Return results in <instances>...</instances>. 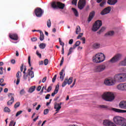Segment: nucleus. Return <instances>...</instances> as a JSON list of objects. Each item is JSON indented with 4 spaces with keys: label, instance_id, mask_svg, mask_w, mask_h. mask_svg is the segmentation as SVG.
Segmentation results:
<instances>
[{
    "label": "nucleus",
    "instance_id": "ddd939ff",
    "mask_svg": "<svg viewBox=\"0 0 126 126\" xmlns=\"http://www.w3.org/2000/svg\"><path fill=\"white\" fill-rule=\"evenodd\" d=\"M8 96L9 98H11V99L7 102V104L8 106H11L14 102V97H13L14 94L10 93L8 94Z\"/></svg>",
    "mask_w": 126,
    "mask_h": 126
},
{
    "label": "nucleus",
    "instance_id": "4d7b16f0",
    "mask_svg": "<svg viewBox=\"0 0 126 126\" xmlns=\"http://www.w3.org/2000/svg\"><path fill=\"white\" fill-rule=\"evenodd\" d=\"M32 42H36L37 41V37H34L31 38Z\"/></svg>",
    "mask_w": 126,
    "mask_h": 126
},
{
    "label": "nucleus",
    "instance_id": "1a4fd4ad",
    "mask_svg": "<svg viewBox=\"0 0 126 126\" xmlns=\"http://www.w3.org/2000/svg\"><path fill=\"white\" fill-rule=\"evenodd\" d=\"M73 81V78L71 77H69V79L67 78H65L63 83H62V87H65V86H66V84H68V85H70V84L72 83Z\"/></svg>",
    "mask_w": 126,
    "mask_h": 126
},
{
    "label": "nucleus",
    "instance_id": "5fc2aeb1",
    "mask_svg": "<svg viewBox=\"0 0 126 126\" xmlns=\"http://www.w3.org/2000/svg\"><path fill=\"white\" fill-rule=\"evenodd\" d=\"M56 79H57V75H55L53 78L52 79V82H55Z\"/></svg>",
    "mask_w": 126,
    "mask_h": 126
},
{
    "label": "nucleus",
    "instance_id": "774afa93",
    "mask_svg": "<svg viewBox=\"0 0 126 126\" xmlns=\"http://www.w3.org/2000/svg\"><path fill=\"white\" fill-rule=\"evenodd\" d=\"M75 48H76V47H75V46L74 45H73V47H71L70 48V50H75Z\"/></svg>",
    "mask_w": 126,
    "mask_h": 126
},
{
    "label": "nucleus",
    "instance_id": "9b49d317",
    "mask_svg": "<svg viewBox=\"0 0 126 126\" xmlns=\"http://www.w3.org/2000/svg\"><path fill=\"white\" fill-rule=\"evenodd\" d=\"M34 12L37 17H41L44 13V11L41 8L37 7L35 9Z\"/></svg>",
    "mask_w": 126,
    "mask_h": 126
},
{
    "label": "nucleus",
    "instance_id": "37998d69",
    "mask_svg": "<svg viewBox=\"0 0 126 126\" xmlns=\"http://www.w3.org/2000/svg\"><path fill=\"white\" fill-rule=\"evenodd\" d=\"M22 111L20 110L19 111H18L17 112V113L16 114V117H18V116H19V115H21V114H22Z\"/></svg>",
    "mask_w": 126,
    "mask_h": 126
},
{
    "label": "nucleus",
    "instance_id": "0eeeda50",
    "mask_svg": "<svg viewBox=\"0 0 126 126\" xmlns=\"http://www.w3.org/2000/svg\"><path fill=\"white\" fill-rule=\"evenodd\" d=\"M122 55L121 54H117L114 56L112 59L109 61V63H115L117 62H119L121 59H122Z\"/></svg>",
    "mask_w": 126,
    "mask_h": 126
},
{
    "label": "nucleus",
    "instance_id": "2eb2a0df",
    "mask_svg": "<svg viewBox=\"0 0 126 126\" xmlns=\"http://www.w3.org/2000/svg\"><path fill=\"white\" fill-rule=\"evenodd\" d=\"M103 124V126H117V125L115 124L114 123L110 120H104Z\"/></svg>",
    "mask_w": 126,
    "mask_h": 126
},
{
    "label": "nucleus",
    "instance_id": "473e14b6",
    "mask_svg": "<svg viewBox=\"0 0 126 126\" xmlns=\"http://www.w3.org/2000/svg\"><path fill=\"white\" fill-rule=\"evenodd\" d=\"M81 30L80 27L79 26H77L76 28V34H79V32H80Z\"/></svg>",
    "mask_w": 126,
    "mask_h": 126
},
{
    "label": "nucleus",
    "instance_id": "412c9836",
    "mask_svg": "<svg viewBox=\"0 0 126 126\" xmlns=\"http://www.w3.org/2000/svg\"><path fill=\"white\" fill-rule=\"evenodd\" d=\"M94 16H95V12L94 11H93L90 13V15L88 19V22H90V21H91V20L93 19V17H94Z\"/></svg>",
    "mask_w": 126,
    "mask_h": 126
},
{
    "label": "nucleus",
    "instance_id": "864d4df0",
    "mask_svg": "<svg viewBox=\"0 0 126 126\" xmlns=\"http://www.w3.org/2000/svg\"><path fill=\"white\" fill-rule=\"evenodd\" d=\"M52 90V86H49L48 88H47V92H51V91Z\"/></svg>",
    "mask_w": 126,
    "mask_h": 126
},
{
    "label": "nucleus",
    "instance_id": "de8ad7c7",
    "mask_svg": "<svg viewBox=\"0 0 126 126\" xmlns=\"http://www.w3.org/2000/svg\"><path fill=\"white\" fill-rule=\"evenodd\" d=\"M72 4H74V5H76V4H77V0H72Z\"/></svg>",
    "mask_w": 126,
    "mask_h": 126
},
{
    "label": "nucleus",
    "instance_id": "f3484780",
    "mask_svg": "<svg viewBox=\"0 0 126 126\" xmlns=\"http://www.w3.org/2000/svg\"><path fill=\"white\" fill-rule=\"evenodd\" d=\"M117 88L118 90H120V91H125V83L119 84V85H118V86H117Z\"/></svg>",
    "mask_w": 126,
    "mask_h": 126
},
{
    "label": "nucleus",
    "instance_id": "423d86ee",
    "mask_svg": "<svg viewBox=\"0 0 126 126\" xmlns=\"http://www.w3.org/2000/svg\"><path fill=\"white\" fill-rule=\"evenodd\" d=\"M106 69V65L100 64L95 66L94 69V72H102Z\"/></svg>",
    "mask_w": 126,
    "mask_h": 126
},
{
    "label": "nucleus",
    "instance_id": "a18cd8bd",
    "mask_svg": "<svg viewBox=\"0 0 126 126\" xmlns=\"http://www.w3.org/2000/svg\"><path fill=\"white\" fill-rule=\"evenodd\" d=\"M20 95H24V94H25V90L24 89H22L20 92Z\"/></svg>",
    "mask_w": 126,
    "mask_h": 126
},
{
    "label": "nucleus",
    "instance_id": "c85d7f7f",
    "mask_svg": "<svg viewBox=\"0 0 126 126\" xmlns=\"http://www.w3.org/2000/svg\"><path fill=\"white\" fill-rule=\"evenodd\" d=\"M44 39H45L44 33L43 32L40 31L39 40L40 41H44Z\"/></svg>",
    "mask_w": 126,
    "mask_h": 126
},
{
    "label": "nucleus",
    "instance_id": "2f4dec72",
    "mask_svg": "<svg viewBox=\"0 0 126 126\" xmlns=\"http://www.w3.org/2000/svg\"><path fill=\"white\" fill-rule=\"evenodd\" d=\"M93 47L94 48V49H99L100 48V44L98 43H94Z\"/></svg>",
    "mask_w": 126,
    "mask_h": 126
},
{
    "label": "nucleus",
    "instance_id": "cd10ccee",
    "mask_svg": "<svg viewBox=\"0 0 126 126\" xmlns=\"http://www.w3.org/2000/svg\"><path fill=\"white\" fill-rule=\"evenodd\" d=\"M98 107L100 108L101 109H106V110H111V108L107 105H99L98 106Z\"/></svg>",
    "mask_w": 126,
    "mask_h": 126
},
{
    "label": "nucleus",
    "instance_id": "338daca9",
    "mask_svg": "<svg viewBox=\"0 0 126 126\" xmlns=\"http://www.w3.org/2000/svg\"><path fill=\"white\" fill-rule=\"evenodd\" d=\"M11 63H13V64H14V63H15V60L12 59L11 61Z\"/></svg>",
    "mask_w": 126,
    "mask_h": 126
},
{
    "label": "nucleus",
    "instance_id": "bb28decb",
    "mask_svg": "<svg viewBox=\"0 0 126 126\" xmlns=\"http://www.w3.org/2000/svg\"><path fill=\"white\" fill-rule=\"evenodd\" d=\"M35 89H36V86H32L28 91L29 93H33L35 91Z\"/></svg>",
    "mask_w": 126,
    "mask_h": 126
},
{
    "label": "nucleus",
    "instance_id": "680f3d73",
    "mask_svg": "<svg viewBox=\"0 0 126 126\" xmlns=\"http://www.w3.org/2000/svg\"><path fill=\"white\" fill-rule=\"evenodd\" d=\"M71 53H72V50L70 49V48L69 49V52L67 54V56H69V55H71Z\"/></svg>",
    "mask_w": 126,
    "mask_h": 126
},
{
    "label": "nucleus",
    "instance_id": "79ce46f5",
    "mask_svg": "<svg viewBox=\"0 0 126 126\" xmlns=\"http://www.w3.org/2000/svg\"><path fill=\"white\" fill-rule=\"evenodd\" d=\"M79 45H80V41H77L76 42V43L74 45L76 47H78Z\"/></svg>",
    "mask_w": 126,
    "mask_h": 126
},
{
    "label": "nucleus",
    "instance_id": "3c124183",
    "mask_svg": "<svg viewBox=\"0 0 126 126\" xmlns=\"http://www.w3.org/2000/svg\"><path fill=\"white\" fill-rule=\"evenodd\" d=\"M36 55L37 56H38V57H39V58H42V55L41 54V53H39V51H36Z\"/></svg>",
    "mask_w": 126,
    "mask_h": 126
},
{
    "label": "nucleus",
    "instance_id": "39448f33",
    "mask_svg": "<svg viewBox=\"0 0 126 126\" xmlns=\"http://www.w3.org/2000/svg\"><path fill=\"white\" fill-rule=\"evenodd\" d=\"M51 6L53 8H60V9H63L65 5L60 2H53L51 3Z\"/></svg>",
    "mask_w": 126,
    "mask_h": 126
},
{
    "label": "nucleus",
    "instance_id": "5701e85b",
    "mask_svg": "<svg viewBox=\"0 0 126 126\" xmlns=\"http://www.w3.org/2000/svg\"><path fill=\"white\" fill-rule=\"evenodd\" d=\"M111 110L115 113H126V110L119 109L118 108H112Z\"/></svg>",
    "mask_w": 126,
    "mask_h": 126
},
{
    "label": "nucleus",
    "instance_id": "052dcab7",
    "mask_svg": "<svg viewBox=\"0 0 126 126\" xmlns=\"http://www.w3.org/2000/svg\"><path fill=\"white\" fill-rule=\"evenodd\" d=\"M46 80H47V77H44L42 79V83H45V82H46Z\"/></svg>",
    "mask_w": 126,
    "mask_h": 126
},
{
    "label": "nucleus",
    "instance_id": "72a5a7b5",
    "mask_svg": "<svg viewBox=\"0 0 126 126\" xmlns=\"http://www.w3.org/2000/svg\"><path fill=\"white\" fill-rule=\"evenodd\" d=\"M105 29H106V28L102 27L101 29L98 32H97L98 34H101V33L104 32V31H105Z\"/></svg>",
    "mask_w": 126,
    "mask_h": 126
},
{
    "label": "nucleus",
    "instance_id": "c756f323",
    "mask_svg": "<svg viewBox=\"0 0 126 126\" xmlns=\"http://www.w3.org/2000/svg\"><path fill=\"white\" fill-rule=\"evenodd\" d=\"M115 34V32L114 31H110L107 32L105 34V36L107 37V36H113Z\"/></svg>",
    "mask_w": 126,
    "mask_h": 126
},
{
    "label": "nucleus",
    "instance_id": "a19ab883",
    "mask_svg": "<svg viewBox=\"0 0 126 126\" xmlns=\"http://www.w3.org/2000/svg\"><path fill=\"white\" fill-rule=\"evenodd\" d=\"M28 63L30 66H31V57L30 56L28 57Z\"/></svg>",
    "mask_w": 126,
    "mask_h": 126
},
{
    "label": "nucleus",
    "instance_id": "e433bc0d",
    "mask_svg": "<svg viewBox=\"0 0 126 126\" xmlns=\"http://www.w3.org/2000/svg\"><path fill=\"white\" fill-rule=\"evenodd\" d=\"M4 111L5 113H10V109L8 107H6L4 108Z\"/></svg>",
    "mask_w": 126,
    "mask_h": 126
},
{
    "label": "nucleus",
    "instance_id": "0e129e2a",
    "mask_svg": "<svg viewBox=\"0 0 126 126\" xmlns=\"http://www.w3.org/2000/svg\"><path fill=\"white\" fill-rule=\"evenodd\" d=\"M24 69V65L23 64H22V66L21 67V71H23V69Z\"/></svg>",
    "mask_w": 126,
    "mask_h": 126
},
{
    "label": "nucleus",
    "instance_id": "aec40b11",
    "mask_svg": "<svg viewBox=\"0 0 126 126\" xmlns=\"http://www.w3.org/2000/svg\"><path fill=\"white\" fill-rule=\"evenodd\" d=\"M32 70L33 67H31V69H28V75L31 77V78L34 77V72L32 71Z\"/></svg>",
    "mask_w": 126,
    "mask_h": 126
},
{
    "label": "nucleus",
    "instance_id": "4c0bfd02",
    "mask_svg": "<svg viewBox=\"0 0 126 126\" xmlns=\"http://www.w3.org/2000/svg\"><path fill=\"white\" fill-rule=\"evenodd\" d=\"M19 106H20V102H17L15 104L14 107L15 109H17V108H18V107H19Z\"/></svg>",
    "mask_w": 126,
    "mask_h": 126
},
{
    "label": "nucleus",
    "instance_id": "bf43d9fd",
    "mask_svg": "<svg viewBox=\"0 0 126 126\" xmlns=\"http://www.w3.org/2000/svg\"><path fill=\"white\" fill-rule=\"evenodd\" d=\"M73 43V39H71L69 40L68 44L69 45H72Z\"/></svg>",
    "mask_w": 126,
    "mask_h": 126
},
{
    "label": "nucleus",
    "instance_id": "6e6d98bb",
    "mask_svg": "<svg viewBox=\"0 0 126 126\" xmlns=\"http://www.w3.org/2000/svg\"><path fill=\"white\" fill-rule=\"evenodd\" d=\"M63 61H64V58L63 57H62V60L61 61V63H60V66H62V65H63Z\"/></svg>",
    "mask_w": 126,
    "mask_h": 126
},
{
    "label": "nucleus",
    "instance_id": "393cba45",
    "mask_svg": "<svg viewBox=\"0 0 126 126\" xmlns=\"http://www.w3.org/2000/svg\"><path fill=\"white\" fill-rule=\"evenodd\" d=\"M118 2V0H108L107 3L110 5H115Z\"/></svg>",
    "mask_w": 126,
    "mask_h": 126
},
{
    "label": "nucleus",
    "instance_id": "f704fd0d",
    "mask_svg": "<svg viewBox=\"0 0 126 126\" xmlns=\"http://www.w3.org/2000/svg\"><path fill=\"white\" fill-rule=\"evenodd\" d=\"M39 47L40 49H45L46 48V44L45 43H40L39 45Z\"/></svg>",
    "mask_w": 126,
    "mask_h": 126
},
{
    "label": "nucleus",
    "instance_id": "c03bdc74",
    "mask_svg": "<svg viewBox=\"0 0 126 126\" xmlns=\"http://www.w3.org/2000/svg\"><path fill=\"white\" fill-rule=\"evenodd\" d=\"M48 63H49V60L47 59H46L44 60V65H47Z\"/></svg>",
    "mask_w": 126,
    "mask_h": 126
},
{
    "label": "nucleus",
    "instance_id": "58836bf2",
    "mask_svg": "<svg viewBox=\"0 0 126 126\" xmlns=\"http://www.w3.org/2000/svg\"><path fill=\"white\" fill-rule=\"evenodd\" d=\"M47 27H48V28H50V27H51V25H52V23H51V20L50 19H49L47 21Z\"/></svg>",
    "mask_w": 126,
    "mask_h": 126
},
{
    "label": "nucleus",
    "instance_id": "09e8293b",
    "mask_svg": "<svg viewBox=\"0 0 126 126\" xmlns=\"http://www.w3.org/2000/svg\"><path fill=\"white\" fill-rule=\"evenodd\" d=\"M76 82V79H74L72 85L70 86V88H72V87H73V86H74V85H75Z\"/></svg>",
    "mask_w": 126,
    "mask_h": 126
},
{
    "label": "nucleus",
    "instance_id": "f03ea898",
    "mask_svg": "<svg viewBox=\"0 0 126 126\" xmlns=\"http://www.w3.org/2000/svg\"><path fill=\"white\" fill-rule=\"evenodd\" d=\"M115 125L121 126H126V119L121 116H115L113 118Z\"/></svg>",
    "mask_w": 126,
    "mask_h": 126
},
{
    "label": "nucleus",
    "instance_id": "49530a36",
    "mask_svg": "<svg viewBox=\"0 0 126 126\" xmlns=\"http://www.w3.org/2000/svg\"><path fill=\"white\" fill-rule=\"evenodd\" d=\"M59 43H60V45L61 46H62V47H64V43L62 42V40H61V38H59Z\"/></svg>",
    "mask_w": 126,
    "mask_h": 126
},
{
    "label": "nucleus",
    "instance_id": "f257e3e1",
    "mask_svg": "<svg viewBox=\"0 0 126 126\" xmlns=\"http://www.w3.org/2000/svg\"><path fill=\"white\" fill-rule=\"evenodd\" d=\"M105 60H106V57L102 53L96 54L93 57V63H103Z\"/></svg>",
    "mask_w": 126,
    "mask_h": 126
},
{
    "label": "nucleus",
    "instance_id": "ea45409f",
    "mask_svg": "<svg viewBox=\"0 0 126 126\" xmlns=\"http://www.w3.org/2000/svg\"><path fill=\"white\" fill-rule=\"evenodd\" d=\"M15 126V122H14V121H11L10 122V124L9 125V126Z\"/></svg>",
    "mask_w": 126,
    "mask_h": 126
},
{
    "label": "nucleus",
    "instance_id": "7ed1b4c3",
    "mask_svg": "<svg viewBox=\"0 0 126 126\" xmlns=\"http://www.w3.org/2000/svg\"><path fill=\"white\" fill-rule=\"evenodd\" d=\"M102 99L108 102H112L115 99V94L110 92H106L102 94Z\"/></svg>",
    "mask_w": 126,
    "mask_h": 126
},
{
    "label": "nucleus",
    "instance_id": "7c9ffc66",
    "mask_svg": "<svg viewBox=\"0 0 126 126\" xmlns=\"http://www.w3.org/2000/svg\"><path fill=\"white\" fill-rule=\"evenodd\" d=\"M72 10L73 11L75 16H76V17H78L79 14L77 10H76L75 8H72Z\"/></svg>",
    "mask_w": 126,
    "mask_h": 126
},
{
    "label": "nucleus",
    "instance_id": "8fccbe9b",
    "mask_svg": "<svg viewBox=\"0 0 126 126\" xmlns=\"http://www.w3.org/2000/svg\"><path fill=\"white\" fill-rule=\"evenodd\" d=\"M49 113V109H46L44 110V115H48Z\"/></svg>",
    "mask_w": 126,
    "mask_h": 126
},
{
    "label": "nucleus",
    "instance_id": "b1692460",
    "mask_svg": "<svg viewBox=\"0 0 126 126\" xmlns=\"http://www.w3.org/2000/svg\"><path fill=\"white\" fill-rule=\"evenodd\" d=\"M9 37L12 40H14L15 41H17L18 40V35L17 34H13L9 35Z\"/></svg>",
    "mask_w": 126,
    "mask_h": 126
},
{
    "label": "nucleus",
    "instance_id": "a211bd4d",
    "mask_svg": "<svg viewBox=\"0 0 126 126\" xmlns=\"http://www.w3.org/2000/svg\"><path fill=\"white\" fill-rule=\"evenodd\" d=\"M60 89V85L58 84L56 87L54 91V92L52 93L51 96L54 97L56 94H58V92H59V90Z\"/></svg>",
    "mask_w": 126,
    "mask_h": 126
},
{
    "label": "nucleus",
    "instance_id": "6ab92c4d",
    "mask_svg": "<svg viewBox=\"0 0 126 126\" xmlns=\"http://www.w3.org/2000/svg\"><path fill=\"white\" fill-rule=\"evenodd\" d=\"M22 74L20 71H18L17 73L16 74V77L17 82H16V85H18L19 84V82H20V77H21Z\"/></svg>",
    "mask_w": 126,
    "mask_h": 126
},
{
    "label": "nucleus",
    "instance_id": "f8f14e48",
    "mask_svg": "<svg viewBox=\"0 0 126 126\" xmlns=\"http://www.w3.org/2000/svg\"><path fill=\"white\" fill-rule=\"evenodd\" d=\"M86 5V1L85 0H79L78 3V8L80 9H83Z\"/></svg>",
    "mask_w": 126,
    "mask_h": 126
},
{
    "label": "nucleus",
    "instance_id": "9d476101",
    "mask_svg": "<svg viewBox=\"0 0 126 126\" xmlns=\"http://www.w3.org/2000/svg\"><path fill=\"white\" fill-rule=\"evenodd\" d=\"M104 84L107 85V86H111L113 85H115V83H116V80L114 79H106L104 81Z\"/></svg>",
    "mask_w": 126,
    "mask_h": 126
},
{
    "label": "nucleus",
    "instance_id": "13d9d810",
    "mask_svg": "<svg viewBox=\"0 0 126 126\" xmlns=\"http://www.w3.org/2000/svg\"><path fill=\"white\" fill-rule=\"evenodd\" d=\"M50 97H51V94H48L46 95L45 96V99L46 100H48V99H50Z\"/></svg>",
    "mask_w": 126,
    "mask_h": 126
},
{
    "label": "nucleus",
    "instance_id": "a878e982",
    "mask_svg": "<svg viewBox=\"0 0 126 126\" xmlns=\"http://www.w3.org/2000/svg\"><path fill=\"white\" fill-rule=\"evenodd\" d=\"M63 72H64V69H63L60 72V79H61L62 81H63V79L64 78V75L65 74L64 73L63 74Z\"/></svg>",
    "mask_w": 126,
    "mask_h": 126
},
{
    "label": "nucleus",
    "instance_id": "603ef678",
    "mask_svg": "<svg viewBox=\"0 0 126 126\" xmlns=\"http://www.w3.org/2000/svg\"><path fill=\"white\" fill-rule=\"evenodd\" d=\"M105 3H106V1H103L102 2L100 3L99 5L100 6H101V7H102L103 5H105Z\"/></svg>",
    "mask_w": 126,
    "mask_h": 126
},
{
    "label": "nucleus",
    "instance_id": "20e7f679",
    "mask_svg": "<svg viewBox=\"0 0 126 126\" xmlns=\"http://www.w3.org/2000/svg\"><path fill=\"white\" fill-rule=\"evenodd\" d=\"M114 80L118 82H125L126 81V74L118 73L115 75Z\"/></svg>",
    "mask_w": 126,
    "mask_h": 126
},
{
    "label": "nucleus",
    "instance_id": "c9c22d12",
    "mask_svg": "<svg viewBox=\"0 0 126 126\" xmlns=\"http://www.w3.org/2000/svg\"><path fill=\"white\" fill-rule=\"evenodd\" d=\"M28 76H29V75L28 74V73H24L23 79H24V80H26V79L28 78Z\"/></svg>",
    "mask_w": 126,
    "mask_h": 126
},
{
    "label": "nucleus",
    "instance_id": "4be33fe9",
    "mask_svg": "<svg viewBox=\"0 0 126 126\" xmlns=\"http://www.w3.org/2000/svg\"><path fill=\"white\" fill-rule=\"evenodd\" d=\"M119 107L121 109H126V101H122L119 103Z\"/></svg>",
    "mask_w": 126,
    "mask_h": 126
},
{
    "label": "nucleus",
    "instance_id": "dca6fc26",
    "mask_svg": "<svg viewBox=\"0 0 126 126\" xmlns=\"http://www.w3.org/2000/svg\"><path fill=\"white\" fill-rule=\"evenodd\" d=\"M63 104L62 102H60V103H58L55 102L54 103V109L56 110V114L59 113L61 109H62V104Z\"/></svg>",
    "mask_w": 126,
    "mask_h": 126
},
{
    "label": "nucleus",
    "instance_id": "69168bd1",
    "mask_svg": "<svg viewBox=\"0 0 126 126\" xmlns=\"http://www.w3.org/2000/svg\"><path fill=\"white\" fill-rule=\"evenodd\" d=\"M83 41V44H85V37H83L81 39Z\"/></svg>",
    "mask_w": 126,
    "mask_h": 126
},
{
    "label": "nucleus",
    "instance_id": "e2e57ef3",
    "mask_svg": "<svg viewBox=\"0 0 126 126\" xmlns=\"http://www.w3.org/2000/svg\"><path fill=\"white\" fill-rule=\"evenodd\" d=\"M41 88L42 87H41V86H39L36 89L37 91H40Z\"/></svg>",
    "mask_w": 126,
    "mask_h": 126
},
{
    "label": "nucleus",
    "instance_id": "4468645a",
    "mask_svg": "<svg viewBox=\"0 0 126 126\" xmlns=\"http://www.w3.org/2000/svg\"><path fill=\"white\" fill-rule=\"evenodd\" d=\"M111 9H112V8H111L110 6H108L105 8L100 12L101 15H105V14H108L109 12H111Z\"/></svg>",
    "mask_w": 126,
    "mask_h": 126
},
{
    "label": "nucleus",
    "instance_id": "6e6552de",
    "mask_svg": "<svg viewBox=\"0 0 126 126\" xmlns=\"http://www.w3.org/2000/svg\"><path fill=\"white\" fill-rule=\"evenodd\" d=\"M100 26H102V21L100 20L96 21L93 26L92 31L94 32H96Z\"/></svg>",
    "mask_w": 126,
    "mask_h": 126
}]
</instances>
